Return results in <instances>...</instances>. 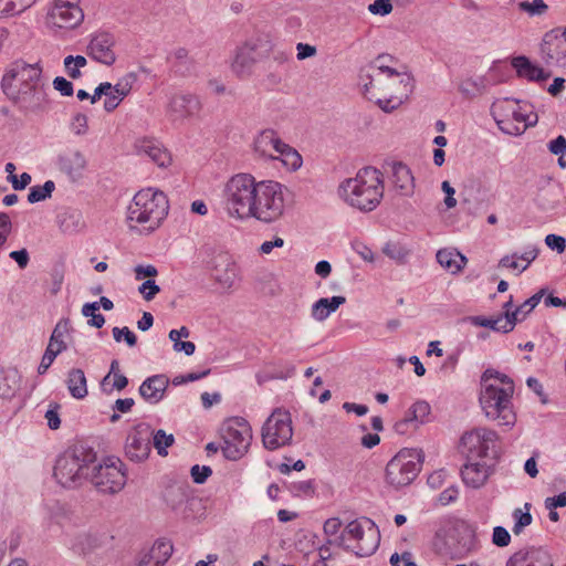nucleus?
Instances as JSON below:
<instances>
[{
    "mask_svg": "<svg viewBox=\"0 0 566 566\" xmlns=\"http://www.w3.org/2000/svg\"><path fill=\"white\" fill-rule=\"evenodd\" d=\"M282 139L272 129L261 132L254 140V151L268 159L275 160V155L282 147Z\"/></svg>",
    "mask_w": 566,
    "mask_h": 566,
    "instance_id": "a878e982",
    "label": "nucleus"
},
{
    "mask_svg": "<svg viewBox=\"0 0 566 566\" xmlns=\"http://www.w3.org/2000/svg\"><path fill=\"white\" fill-rule=\"evenodd\" d=\"M513 69L518 77L526 78L532 82H545L551 73L544 69L533 64L525 55L514 56L511 61Z\"/></svg>",
    "mask_w": 566,
    "mask_h": 566,
    "instance_id": "393cba45",
    "label": "nucleus"
},
{
    "mask_svg": "<svg viewBox=\"0 0 566 566\" xmlns=\"http://www.w3.org/2000/svg\"><path fill=\"white\" fill-rule=\"evenodd\" d=\"M235 265L232 256L228 252H219L217 253L210 261V266L212 272L217 270H222V268H229Z\"/></svg>",
    "mask_w": 566,
    "mask_h": 566,
    "instance_id": "3c124183",
    "label": "nucleus"
},
{
    "mask_svg": "<svg viewBox=\"0 0 566 566\" xmlns=\"http://www.w3.org/2000/svg\"><path fill=\"white\" fill-rule=\"evenodd\" d=\"M132 80L134 75L129 74L126 77L118 81L115 85H112V90L108 92V96L105 98L104 108L106 112H113L126 97L132 90Z\"/></svg>",
    "mask_w": 566,
    "mask_h": 566,
    "instance_id": "7c9ffc66",
    "label": "nucleus"
},
{
    "mask_svg": "<svg viewBox=\"0 0 566 566\" xmlns=\"http://www.w3.org/2000/svg\"><path fill=\"white\" fill-rule=\"evenodd\" d=\"M379 541L378 527L369 518L352 521L336 538L337 546L349 549L358 556L371 555L378 548Z\"/></svg>",
    "mask_w": 566,
    "mask_h": 566,
    "instance_id": "0eeeda50",
    "label": "nucleus"
},
{
    "mask_svg": "<svg viewBox=\"0 0 566 566\" xmlns=\"http://www.w3.org/2000/svg\"><path fill=\"white\" fill-rule=\"evenodd\" d=\"M114 45L115 39L112 34L99 32L91 39L87 53L93 60L109 66L116 61Z\"/></svg>",
    "mask_w": 566,
    "mask_h": 566,
    "instance_id": "aec40b11",
    "label": "nucleus"
},
{
    "mask_svg": "<svg viewBox=\"0 0 566 566\" xmlns=\"http://www.w3.org/2000/svg\"><path fill=\"white\" fill-rule=\"evenodd\" d=\"M486 384L495 385L500 388H504L506 385L514 386L510 377L493 369H486L481 377V386Z\"/></svg>",
    "mask_w": 566,
    "mask_h": 566,
    "instance_id": "49530a36",
    "label": "nucleus"
},
{
    "mask_svg": "<svg viewBox=\"0 0 566 566\" xmlns=\"http://www.w3.org/2000/svg\"><path fill=\"white\" fill-rule=\"evenodd\" d=\"M12 229V222L8 213L0 212V248L6 243Z\"/></svg>",
    "mask_w": 566,
    "mask_h": 566,
    "instance_id": "bf43d9fd",
    "label": "nucleus"
},
{
    "mask_svg": "<svg viewBox=\"0 0 566 566\" xmlns=\"http://www.w3.org/2000/svg\"><path fill=\"white\" fill-rule=\"evenodd\" d=\"M525 512L522 509H515L513 511V518H514V526H513V533L515 535H518L523 532L524 527L528 526L533 517L530 513L531 504L525 503L524 505Z\"/></svg>",
    "mask_w": 566,
    "mask_h": 566,
    "instance_id": "a18cd8bd",
    "label": "nucleus"
},
{
    "mask_svg": "<svg viewBox=\"0 0 566 566\" xmlns=\"http://www.w3.org/2000/svg\"><path fill=\"white\" fill-rule=\"evenodd\" d=\"M546 290L542 289L528 300H526L523 304L517 306L512 313H509L507 316L511 322L516 325V323L522 322L528 313H531L541 302L542 297L545 295Z\"/></svg>",
    "mask_w": 566,
    "mask_h": 566,
    "instance_id": "4c0bfd02",
    "label": "nucleus"
},
{
    "mask_svg": "<svg viewBox=\"0 0 566 566\" xmlns=\"http://www.w3.org/2000/svg\"><path fill=\"white\" fill-rule=\"evenodd\" d=\"M57 355L59 354L55 353L52 348L46 347V349L42 356L41 363L38 367V373L40 375L45 374L46 370L50 368V366L53 364V361Z\"/></svg>",
    "mask_w": 566,
    "mask_h": 566,
    "instance_id": "e2e57ef3",
    "label": "nucleus"
},
{
    "mask_svg": "<svg viewBox=\"0 0 566 566\" xmlns=\"http://www.w3.org/2000/svg\"><path fill=\"white\" fill-rule=\"evenodd\" d=\"M539 253V249L536 245H528L525 248L524 252L517 254V259L524 261L525 264L521 266L520 273L524 272L530 264L537 258Z\"/></svg>",
    "mask_w": 566,
    "mask_h": 566,
    "instance_id": "603ef678",
    "label": "nucleus"
},
{
    "mask_svg": "<svg viewBox=\"0 0 566 566\" xmlns=\"http://www.w3.org/2000/svg\"><path fill=\"white\" fill-rule=\"evenodd\" d=\"M136 150L140 156H147L159 167H166L171 163L170 154L157 140H138L136 143Z\"/></svg>",
    "mask_w": 566,
    "mask_h": 566,
    "instance_id": "bb28decb",
    "label": "nucleus"
},
{
    "mask_svg": "<svg viewBox=\"0 0 566 566\" xmlns=\"http://www.w3.org/2000/svg\"><path fill=\"white\" fill-rule=\"evenodd\" d=\"M153 444L154 448L157 450V453L161 457L167 455V448L172 446L175 442L174 434L166 433L165 430L159 429L157 431L153 430Z\"/></svg>",
    "mask_w": 566,
    "mask_h": 566,
    "instance_id": "37998d69",
    "label": "nucleus"
},
{
    "mask_svg": "<svg viewBox=\"0 0 566 566\" xmlns=\"http://www.w3.org/2000/svg\"><path fill=\"white\" fill-rule=\"evenodd\" d=\"M19 388V375L14 369H9L0 376V396L11 398Z\"/></svg>",
    "mask_w": 566,
    "mask_h": 566,
    "instance_id": "ea45409f",
    "label": "nucleus"
},
{
    "mask_svg": "<svg viewBox=\"0 0 566 566\" xmlns=\"http://www.w3.org/2000/svg\"><path fill=\"white\" fill-rule=\"evenodd\" d=\"M42 70L38 64L14 62L2 78L3 93L24 109L41 106L44 91L39 84Z\"/></svg>",
    "mask_w": 566,
    "mask_h": 566,
    "instance_id": "f03ea898",
    "label": "nucleus"
},
{
    "mask_svg": "<svg viewBox=\"0 0 566 566\" xmlns=\"http://www.w3.org/2000/svg\"><path fill=\"white\" fill-rule=\"evenodd\" d=\"M201 103L192 94H176L170 98L167 115L172 122H182L199 114Z\"/></svg>",
    "mask_w": 566,
    "mask_h": 566,
    "instance_id": "6ab92c4d",
    "label": "nucleus"
},
{
    "mask_svg": "<svg viewBox=\"0 0 566 566\" xmlns=\"http://www.w3.org/2000/svg\"><path fill=\"white\" fill-rule=\"evenodd\" d=\"M378 70L382 73L388 74V76H400V84L403 85V93L400 96H391L390 98L378 99V105L382 111L391 112L398 108L402 104L403 99L407 98L408 94L411 92L412 77L407 73L400 75L396 70L382 64L378 66Z\"/></svg>",
    "mask_w": 566,
    "mask_h": 566,
    "instance_id": "5701e85b",
    "label": "nucleus"
},
{
    "mask_svg": "<svg viewBox=\"0 0 566 566\" xmlns=\"http://www.w3.org/2000/svg\"><path fill=\"white\" fill-rule=\"evenodd\" d=\"M423 462L420 449H401L386 467V481L395 486L409 485L419 474Z\"/></svg>",
    "mask_w": 566,
    "mask_h": 566,
    "instance_id": "9d476101",
    "label": "nucleus"
},
{
    "mask_svg": "<svg viewBox=\"0 0 566 566\" xmlns=\"http://www.w3.org/2000/svg\"><path fill=\"white\" fill-rule=\"evenodd\" d=\"M281 160L289 170H297L302 166V156L296 149L282 142V147L275 155V160Z\"/></svg>",
    "mask_w": 566,
    "mask_h": 566,
    "instance_id": "58836bf2",
    "label": "nucleus"
},
{
    "mask_svg": "<svg viewBox=\"0 0 566 566\" xmlns=\"http://www.w3.org/2000/svg\"><path fill=\"white\" fill-rule=\"evenodd\" d=\"M127 475L125 465L116 457H107L102 462H93L88 481L103 494H115L123 490Z\"/></svg>",
    "mask_w": 566,
    "mask_h": 566,
    "instance_id": "1a4fd4ad",
    "label": "nucleus"
},
{
    "mask_svg": "<svg viewBox=\"0 0 566 566\" xmlns=\"http://www.w3.org/2000/svg\"><path fill=\"white\" fill-rule=\"evenodd\" d=\"M169 379L165 375H154L145 379L139 387V395L148 403H158L165 396Z\"/></svg>",
    "mask_w": 566,
    "mask_h": 566,
    "instance_id": "b1692460",
    "label": "nucleus"
},
{
    "mask_svg": "<svg viewBox=\"0 0 566 566\" xmlns=\"http://www.w3.org/2000/svg\"><path fill=\"white\" fill-rule=\"evenodd\" d=\"M342 527V521L338 517H331L326 520L324 523L323 530L325 535L327 536H334L336 535Z\"/></svg>",
    "mask_w": 566,
    "mask_h": 566,
    "instance_id": "69168bd1",
    "label": "nucleus"
},
{
    "mask_svg": "<svg viewBox=\"0 0 566 566\" xmlns=\"http://www.w3.org/2000/svg\"><path fill=\"white\" fill-rule=\"evenodd\" d=\"M539 52L545 64L566 66V42L559 38V30L545 33Z\"/></svg>",
    "mask_w": 566,
    "mask_h": 566,
    "instance_id": "f3484780",
    "label": "nucleus"
},
{
    "mask_svg": "<svg viewBox=\"0 0 566 566\" xmlns=\"http://www.w3.org/2000/svg\"><path fill=\"white\" fill-rule=\"evenodd\" d=\"M153 429L148 423L136 424L127 434L125 454L134 462L146 460L150 453Z\"/></svg>",
    "mask_w": 566,
    "mask_h": 566,
    "instance_id": "dca6fc26",
    "label": "nucleus"
},
{
    "mask_svg": "<svg viewBox=\"0 0 566 566\" xmlns=\"http://www.w3.org/2000/svg\"><path fill=\"white\" fill-rule=\"evenodd\" d=\"M168 199L161 191L151 188L138 191L127 207L126 221L132 230L149 234L161 224L168 214Z\"/></svg>",
    "mask_w": 566,
    "mask_h": 566,
    "instance_id": "20e7f679",
    "label": "nucleus"
},
{
    "mask_svg": "<svg viewBox=\"0 0 566 566\" xmlns=\"http://www.w3.org/2000/svg\"><path fill=\"white\" fill-rule=\"evenodd\" d=\"M391 180L397 189L403 195L413 191V176L409 167L402 163H394L391 166Z\"/></svg>",
    "mask_w": 566,
    "mask_h": 566,
    "instance_id": "473e14b6",
    "label": "nucleus"
},
{
    "mask_svg": "<svg viewBox=\"0 0 566 566\" xmlns=\"http://www.w3.org/2000/svg\"><path fill=\"white\" fill-rule=\"evenodd\" d=\"M564 506H566V492H562L556 496L545 500V507L549 511Z\"/></svg>",
    "mask_w": 566,
    "mask_h": 566,
    "instance_id": "774afa93",
    "label": "nucleus"
},
{
    "mask_svg": "<svg viewBox=\"0 0 566 566\" xmlns=\"http://www.w3.org/2000/svg\"><path fill=\"white\" fill-rule=\"evenodd\" d=\"M55 189V184L52 180H48L42 186H33L30 188L28 195V201L30 203H36L51 198L52 192Z\"/></svg>",
    "mask_w": 566,
    "mask_h": 566,
    "instance_id": "79ce46f5",
    "label": "nucleus"
},
{
    "mask_svg": "<svg viewBox=\"0 0 566 566\" xmlns=\"http://www.w3.org/2000/svg\"><path fill=\"white\" fill-rule=\"evenodd\" d=\"M438 263L452 274L459 273L468 259L455 249H441L437 252Z\"/></svg>",
    "mask_w": 566,
    "mask_h": 566,
    "instance_id": "2f4dec72",
    "label": "nucleus"
},
{
    "mask_svg": "<svg viewBox=\"0 0 566 566\" xmlns=\"http://www.w3.org/2000/svg\"><path fill=\"white\" fill-rule=\"evenodd\" d=\"M485 80L484 77H470L464 81H462L458 88L459 92L465 97V98H473L480 94H482L485 90Z\"/></svg>",
    "mask_w": 566,
    "mask_h": 566,
    "instance_id": "a19ab883",
    "label": "nucleus"
},
{
    "mask_svg": "<svg viewBox=\"0 0 566 566\" xmlns=\"http://www.w3.org/2000/svg\"><path fill=\"white\" fill-rule=\"evenodd\" d=\"M84 20L81 0H54L48 12L46 24L51 29L73 30Z\"/></svg>",
    "mask_w": 566,
    "mask_h": 566,
    "instance_id": "ddd939ff",
    "label": "nucleus"
},
{
    "mask_svg": "<svg viewBox=\"0 0 566 566\" xmlns=\"http://www.w3.org/2000/svg\"><path fill=\"white\" fill-rule=\"evenodd\" d=\"M191 478L195 483L202 484L212 474V470L208 465H193L190 470Z\"/></svg>",
    "mask_w": 566,
    "mask_h": 566,
    "instance_id": "864d4df0",
    "label": "nucleus"
},
{
    "mask_svg": "<svg viewBox=\"0 0 566 566\" xmlns=\"http://www.w3.org/2000/svg\"><path fill=\"white\" fill-rule=\"evenodd\" d=\"M222 453L231 461L241 459L249 450L252 441V429L241 417H233L222 426Z\"/></svg>",
    "mask_w": 566,
    "mask_h": 566,
    "instance_id": "9b49d317",
    "label": "nucleus"
},
{
    "mask_svg": "<svg viewBox=\"0 0 566 566\" xmlns=\"http://www.w3.org/2000/svg\"><path fill=\"white\" fill-rule=\"evenodd\" d=\"M545 243L549 249L555 250L558 253L564 252L566 248V240L563 237L556 234H547L545 238Z\"/></svg>",
    "mask_w": 566,
    "mask_h": 566,
    "instance_id": "0e129e2a",
    "label": "nucleus"
},
{
    "mask_svg": "<svg viewBox=\"0 0 566 566\" xmlns=\"http://www.w3.org/2000/svg\"><path fill=\"white\" fill-rule=\"evenodd\" d=\"M293 437L291 415L276 409L266 419L262 428V441L268 450H276L290 444Z\"/></svg>",
    "mask_w": 566,
    "mask_h": 566,
    "instance_id": "f8f14e48",
    "label": "nucleus"
},
{
    "mask_svg": "<svg viewBox=\"0 0 566 566\" xmlns=\"http://www.w3.org/2000/svg\"><path fill=\"white\" fill-rule=\"evenodd\" d=\"M495 431L486 428H478L467 432L461 438V446L468 457L473 458H495L497 455Z\"/></svg>",
    "mask_w": 566,
    "mask_h": 566,
    "instance_id": "4468645a",
    "label": "nucleus"
},
{
    "mask_svg": "<svg viewBox=\"0 0 566 566\" xmlns=\"http://www.w3.org/2000/svg\"><path fill=\"white\" fill-rule=\"evenodd\" d=\"M57 222L64 233H75L85 227L83 214L76 209H69L59 214Z\"/></svg>",
    "mask_w": 566,
    "mask_h": 566,
    "instance_id": "f704fd0d",
    "label": "nucleus"
},
{
    "mask_svg": "<svg viewBox=\"0 0 566 566\" xmlns=\"http://www.w3.org/2000/svg\"><path fill=\"white\" fill-rule=\"evenodd\" d=\"M346 303V297L336 295L332 297H322L313 303L311 307V316L316 322H324L329 315L338 310V307Z\"/></svg>",
    "mask_w": 566,
    "mask_h": 566,
    "instance_id": "c85d7f7f",
    "label": "nucleus"
},
{
    "mask_svg": "<svg viewBox=\"0 0 566 566\" xmlns=\"http://www.w3.org/2000/svg\"><path fill=\"white\" fill-rule=\"evenodd\" d=\"M430 405L426 401H417L410 407V411L415 413V417L420 420L421 423L424 422L426 418L430 413Z\"/></svg>",
    "mask_w": 566,
    "mask_h": 566,
    "instance_id": "680f3d73",
    "label": "nucleus"
},
{
    "mask_svg": "<svg viewBox=\"0 0 566 566\" xmlns=\"http://www.w3.org/2000/svg\"><path fill=\"white\" fill-rule=\"evenodd\" d=\"M66 385L70 395L75 399H84L88 394L85 374L80 368H73L69 371Z\"/></svg>",
    "mask_w": 566,
    "mask_h": 566,
    "instance_id": "c9c22d12",
    "label": "nucleus"
},
{
    "mask_svg": "<svg viewBox=\"0 0 566 566\" xmlns=\"http://www.w3.org/2000/svg\"><path fill=\"white\" fill-rule=\"evenodd\" d=\"M258 44L247 41L239 45L231 61V71L240 77L249 76L258 61Z\"/></svg>",
    "mask_w": 566,
    "mask_h": 566,
    "instance_id": "412c9836",
    "label": "nucleus"
},
{
    "mask_svg": "<svg viewBox=\"0 0 566 566\" xmlns=\"http://www.w3.org/2000/svg\"><path fill=\"white\" fill-rule=\"evenodd\" d=\"M213 276L223 286L231 287L237 276L235 265L213 271Z\"/></svg>",
    "mask_w": 566,
    "mask_h": 566,
    "instance_id": "09e8293b",
    "label": "nucleus"
},
{
    "mask_svg": "<svg viewBox=\"0 0 566 566\" xmlns=\"http://www.w3.org/2000/svg\"><path fill=\"white\" fill-rule=\"evenodd\" d=\"M468 321L474 326L488 327L494 332L509 333L514 329V324L511 322L507 314L499 315L495 318L470 316Z\"/></svg>",
    "mask_w": 566,
    "mask_h": 566,
    "instance_id": "72a5a7b5",
    "label": "nucleus"
},
{
    "mask_svg": "<svg viewBox=\"0 0 566 566\" xmlns=\"http://www.w3.org/2000/svg\"><path fill=\"white\" fill-rule=\"evenodd\" d=\"M164 501L176 515L187 520L193 516L200 500L190 494L185 484H170L164 491Z\"/></svg>",
    "mask_w": 566,
    "mask_h": 566,
    "instance_id": "2eb2a0df",
    "label": "nucleus"
},
{
    "mask_svg": "<svg viewBox=\"0 0 566 566\" xmlns=\"http://www.w3.org/2000/svg\"><path fill=\"white\" fill-rule=\"evenodd\" d=\"M95 452L84 446H75L62 453L54 465V478L64 488H75L88 480Z\"/></svg>",
    "mask_w": 566,
    "mask_h": 566,
    "instance_id": "39448f33",
    "label": "nucleus"
},
{
    "mask_svg": "<svg viewBox=\"0 0 566 566\" xmlns=\"http://www.w3.org/2000/svg\"><path fill=\"white\" fill-rule=\"evenodd\" d=\"M514 386L506 385L504 388L486 384L481 386L480 405L485 416L496 421L499 426L512 427L516 421L513 411L512 397Z\"/></svg>",
    "mask_w": 566,
    "mask_h": 566,
    "instance_id": "423d86ee",
    "label": "nucleus"
},
{
    "mask_svg": "<svg viewBox=\"0 0 566 566\" xmlns=\"http://www.w3.org/2000/svg\"><path fill=\"white\" fill-rule=\"evenodd\" d=\"M490 112L497 127L512 136L523 134L536 123V115L523 113L518 103L510 98L495 101Z\"/></svg>",
    "mask_w": 566,
    "mask_h": 566,
    "instance_id": "6e6552de",
    "label": "nucleus"
},
{
    "mask_svg": "<svg viewBox=\"0 0 566 566\" xmlns=\"http://www.w3.org/2000/svg\"><path fill=\"white\" fill-rule=\"evenodd\" d=\"M490 475V467L486 463L469 462L461 470L462 481L465 485L479 489L486 482Z\"/></svg>",
    "mask_w": 566,
    "mask_h": 566,
    "instance_id": "cd10ccee",
    "label": "nucleus"
},
{
    "mask_svg": "<svg viewBox=\"0 0 566 566\" xmlns=\"http://www.w3.org/2000/svg\"><path fill=\"white\" fill-rule=\"evenodd\" d=\"M506 566H554L551 554L543 548H526L514 553Z\"/></svg>",
    "mask_w": 566,
    "mask_h": 566,
    "instance_id": "4be33fe9",
    "label": "nucleus"
},
{
    "mask_svg": "<svg viewBox=\"0 0 566 566\" xmlns=\"http://www.w3.org/2000/svg\"><path fill=\"white\" fill-rule=\"evenodd\" d=\"M223 203L232 218L273 223L285 212L284 188L273 180L256 181L250 174H237L224 186Z\"/></svg>",
    "mask_w": 566,
    "mask_h": 566,
    "instance_id": "f257e3e1",
    "label": "nucleus"
},
{
    "mask_svg": "<svg viewBox=\"0 0 566 566\" xmlns=\"http://www.w3.org/2000/svg\"><path fill=\"white\" fill-rule=\"evenodd\" d=\"M492 542L494 545H496L499 547H505L511 542V535L506 531V528H504L502 526H496L493 530Z\"/></svg>",
    "mask_w": 566,
    "mask_h": 566,
    "instance_id": "4d7b16f0",
    "label": "nucleus"
},
{
    "mask_svg": "<svg viewBox=\"0 0 566 566\" xmlns=\"http://www.w3.org/2000/svg\"><path fill=\"white\" fill-rule=\"evenodd\" d=\"M52 84H53V88L55 91L60 92V94L62 96H72L73 93H74V88H73L72 82H70L69 80H66L63 76H56L53 80Z\"/></svg>",
    "mask_w": 566,
    "mask_h": 566,
    "instance_id": "5fc2aeb1",
    "label": "nucleus"
},
{
    "mask_svg": "<svg viewBox=\"0 0 566 566\" xmlns=\"http://www.w3.org/2000/svg\"><path fill=\"white\" fill-rule=\"evenodd\" d=\"M99 310V303L92 302L85 303L82 307V315L85 317H91L88 319V325L101 328L105 324V317L102 314H96V311Z\"/></svg>",
    "mask_w": 566,
    "mask_h": 566,
    "instance_id": "de8ad7c7",
    "label": "nucleus"
},
{
    "mask_svg": "<svg viewBox=\"0 0 566 566\" xmlns=\"http://www.w3.org/2000/svg\"><path fill=\"white\" fill-rule=\"evenodd\" d=\"M70 329H71L70 319H67V318L60 319L51 334L48 347L52 348L57 354H61L62 352H64L67 348L64 338L66 335H69Z\"/></svg>",
    "mask_w": 566,
    "mask_h": 566,
    "instance_id": "e433bc0d",
    "label": "nucleus"
},
{
    "mask_svg": "<svg viewBox=\"0 0 566 566\" xmlns=\"http://www.w3.org/2000/svg\"><path fill=\"white\" fill-rule=\"evenodd\" d=\"M368 11L371 14L387 15L392 11L390 0H375L368 6Z\"/></svg>",
    "mask_w": 566,
    "mask_h": 566,
    "instance_id": "6e6d98bb",
    "label": "nucleus"
},
{
    "mask_svg": "<svg viewBox=\"0 0 566 566\" xmlns=\"http://www.w3.org/2000/svg\"><path fill=\"white\" fill-rule=\"evenodd\" d=\"M338 195L353 208L373 211L384 196L382 175L374 167H365L339 185Z\"/></svg>",
    "mask_w": 566,
    "mask_h": 566,
    "instance_id": "7ed1b4c3",
    "label": "nucleus"
},
{
    "mask_svg": "<svg viewBox=\"0 0 566 566\" xmlns=\"http://www.w3.org/2000/svg\"><path fill=\"white\" fill-rule=\"evenodd\" d=\"M171 553V544L156 542L149 551L142 555L138 566H163L169 559Z\"/></svg>",
    "mask_w": 566,
    "mask_h": 566,
    "instance_id": "c756f323",
    "label": "nucleus"
},
{
    "mask_svg": "<svg viewBox=\"0 0 566 566\" xmlns=\"http://www.w3.org/2000/svg\"><path fill=\"white\" fill-rule=\"evenodd\" d=\"M112 334L115 342L119 343L124 339L129 347L135 346L137 343L136 335L126 326L122 328L114 327Z\"/></svg>",
    "mask_w": 566,
    "mask_h": 566,
    "instance_id": "8fccbe9b",
    "label": "nucleus"
},
{
    "mask_svg": "<svg viewBox=\"0 0 566 566\" xmlns=\"http://www.w3.org/2000/svg\"><path fill=\"white\" fill-rule=\"evenodd\" d=\"M548 149L554 155H564L566 153L565 137L560 135L555 139L551 140L548 144Z\"/></svg>",
    "mask_w": 566,
    "mask_h": 566,
    "instance_id": "338daca9",
    "label": "nucleus"
},
{
    "mask_svg": "<svg viewBox=\"0 0 566 566\" xmlns=\"http://www.w3.org/2000/svg\"><path fill=\"white\" fill-rule=\"evenodd\" d=\"M517 8L531 18L543 17L548 11V6L544 0L521 1L518 2Z\"/></svg>",
    "mask_w": 566,
    "mask_h": 566,
    "instance_id": "c03bdc74",
    "label": "nucleus"
},
{
    "mask_svg": "<svg viewBox=\"0 0 566 566\" xmlns=\"http://www.w3.org/2000/svg\"><path fill=\"white\" fill-rule=\"evenodd\" d=\"M88 128L87 125V116L84 114H76L73 116L71 122V129L76 135H84L86 134Z\"/></svg>",
    "mask_w": 566,
    "mask_h": 566,
    "instance_id": "13d9d810",
    "label": "nucleus"
},
{
    "mask_svg": "<svg viewBox=\"0 0 566 566\" xmlns=\"http://www.w3.org/2000/svg\"><path fill=\"white\" fill-rule=\"evenodd\" d=\"M56 165L71 182H78L84 178L87 159L82 151L70 149L57 156Z\"/></svg>",
    "mask_w": 566,
    "mask_h": 566,
    "instance_id": "a211bd4d",
    "label": "nucleus"
},
{
    "mask_svg": "<svg viewBox=\"0 0 566 566\" xmlns=\"http://www.w3.org/2000/svg\"><path fill=\"white\" fill-rule=\"evenodd\" d=\"M138 291L146 301H151L160 289L154 280H147L139 286Z\"/></svg>",
    "mask_w": 566,
    "mask_h": 566,
    "instance_id": "052dcab7",
    "label": "nucleus"
}]
</instances>
